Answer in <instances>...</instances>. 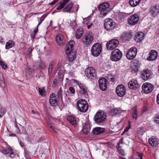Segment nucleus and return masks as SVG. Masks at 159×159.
<instances>
[{"label": "nucleus", "mask_w": 159, "mask_h": 159, "mask_svg": "<svg viewBox=\"0 0 159 159\" xmlns=\"http://www.w3.org/2000/svg\"><path fill=\"white\" fill-rule=\"evenodd\" d=\"M75 42L70 40L67 44L66 47V54L67 55V60L70 62H72L76 57V52L73 50Z\"/></svg>", "instance_id": "f257e3e1"}, {"label": "nucleus", "mask_w": 159, "mask_h": 159, "mask_svg": "<svg viewBox=\"0 0 159 159\" xmlns=\"http://www.w3.org/2000/svg\"><path fill=\"white\" fill-rule=\"evenodd\" d=\"M99 10L101 11L100 16L101 17H104L110 10V4L105 2L100 4L99 7Z\"/></svg>", "instance_id": "f03ea898"}, {"label": "nucleus", "mask_w": 159, "mask_h": 159, "mask_svg": "<svg viewBox=\"0 0 159 159\" xmlns=\"http://www.w3.org/2000/svg\"><path fill=\"white\" fill-rule=\"evenodd\" d=\"M122 56V52L119 49L116 48L111 52L110 58L112 61H117L120 60Z\"/></svg>", "instance_id": "7ed1b4c3"}, {"label": "nucleus", "mask_w": 159, "mask_h": 159, "mask_svg": "<svg viewBox=\"0 0 159 159\" xmlns=\"http://www.w3.org/2000/svg\"><path fill=\"white\" fill-rule=\"evenodd\" d=\"M102 49V46L100 43H95L92 47L91 54L93 56L97 57L101 53Z\"/></svg>", "instance_id": "20e7f679"}, {"label": "nucleus", "mask_w": 159, "mask_h": 159, "mask_svg": "<svg viewBox=\"0 0 159 159\" xmlns=\"http://www.w3.org/2000/svg\"><path fill=\"white\" fill-rule=\"evenodd\" d=\"M77 105L78 110L81 112H85L88 110V104L84 100H79L77 102Z\"/></svg>", "instance_id": "39448f33"}, {"label": "nucleus", "mask_w": 159, "mask_h": 159, "mask_svg": "<svg viewBox=\"0 0 159 159\" xmlns=\"http://www.w3.org/2000/svg\"><path fill=\"white\" fill-rule=\"evenodd\" d=\"M106 118V115L105 113L99 111L95 114L94 117V120L97 124L103 122Z\"/></svg>", "instance_id": "423d86ee"}, {"label": "nucleus", "mask_w": 159, "mask_h": 159, "mask_svg": "<svg viewBox=\"0 0 159 159\" xmlns=\"http://www.w3.org/2000/svg\"><path fill=\"white\" fill-rule=\"evenodd\" d=\"M85 74L87 77L91 80H94L97 77L95 69L92 67H89L85 69Z\"/></svg>", "instance_id": "0eeeda50"}, {"label": "nucleus", "mask_w": 159, "mask_h": 159, "mask_svg": "<svg viewBox=\"0 0 159 159\" xmlns=\"http://www.w3.org/2000/svg\"><path fill=\"white\" fill-rule=\"evenodd\" d=\"M84 44L86 46H88L93 40V36L91 33L85 34L82 39Z\"/></svg>", "instance_id": "6e6552de"}, {"label": "nucleus", "mask_w": 159, "mask_h": 159, "mask_svg": "<svg viewBox=\"0 0 159 159\" xmlns=\"http://www.w3.org/2000/svg\"><path fill=\"white\" fill-rule=\"evenodd\" d=\"M119 44V41L116 39H112L107 43L106 48L108 50H112L117 47Z\"/></svg>", "instance_id": "1a4fd4ad"}, {"label": "nucleus", "mask_w": 159, "mask_h": 159, "mask_svg": "<svg viewBox=\"0 0 159 159\" xmlns=\"http://www.w3.org/2000/svg\"><path fill=\"white\" fill-rule=\"evenodd\" d=\"M137 53V49L135 47H132L129 49L126 54L127 58L130 60L133 59Z\"/></svg>", "instance_id": "9d476101"}, {"label": "nucleus", "mask_w": 159, "mask_h": 159, "mask_svg": "<svg viewBox=\"0 0 159 159\" xmlns=\"http://www.w3.org/2000/svg\"><path fill=\"white\" fill-rule=\"evenodd\" d=\"M115 23L111 19H107L105 20L104 27L107 30H112L114 29Z\"/></svg>", "instance_id": "9b49d317"}, {"label": "nucleus", "mask_w": 159, "mask_h": 159, "mask_svg": "<svg viewBox=\"0 0 159 159\" xmlns=\"http://www.w3.org/2000/svg\"><path fill=\"white\" fill-rule=\"evenodd\" d=\"M139 20V16L137 14H134L129 16L128 19V23L131 25L137 24Z\"/></svg>", "instance_id": "f8f14e48"}, {"label": "nucleus", "mask_w": 159, "mask_h": 159, "mask_svg": "<svg viewBox=\"0 0 159 159\" xmlns=\"http://www.w3.org/2000/svg\"><path fill=\"white\" fill-rule=\"evenodd\" d=\"M116 93L117 95L120 97L124 96L126 93L125 86L122 84L118 85L116 89Z\"/></svg>", "instance_id": "ddd939ff"}, {"label": "nucleus", "mask_w": 159, "mask_h": 159, "mask_svg": "<svg viewBox=\"0 0 159 159\" xmlns=\"http://www.w3.org/2000/svg\"><path fill=\"white\" fill-rule=\"evenodd\" d=\"M154 88L153 85L149 83H144L142 86V90L145 93H150Z\"/></svg>", "instance_id": "4468645a"}, {"label": "nucleus", "mask_w": 159, "mask_h": 159, "mask_svg": "<svg viewBox=\"0 0 159 159\" xmlns=\"http://www.w3.org/2000/svg\"><path fill=\"white\" fill-rule=\"evenodd\" d=\"M77 84L80 89L79 92L85 97L87 98L88 97V89L86 86L80 82H78Z\"/></svg>", "instance_id": "2eb2a0df"}, {"label": "nucleus", "mask_w": 159, "mask_h": 159, "mask_svg": "<svg viewBox=\"0 0 159 159\" xmlns=\"http://www.w3.org/2000/svg\"><path fill=\"white\" fill-rule=\"evenodd\" d=\"M98 82L100 89L102 91L105 90L107 88V80L106 78L104 77L100 78Z\"/></svg>", "instance_id": "dca6fc26"}, {"label": "nucleus", "mask_w": 159, "mask_h": 159, "mask_svg": "<svg viewBox=\"0 0 159 159\" xmlns=\"http://www.w3.org/2000/svg\"><path fill=\"white\" fill-rule=\"evenodd\" d=\"M128 86L131 89H137L139 88L137 81L135 79H132L129 82Z\"/></svg>", "instance_id": "f3484780"}, {"label": "nucleus", "mask_w": 159, "mask_h": 159, "mask_svg": "<svg viewBox=\"0 0 159 159\" xmlns=\"http://www.w3.org/2000/svg\"><path fill=\"white\" fill-rule=\"evenodd\" d=\"M49 102L52 106L54 107L57 105L58 102L56 96L54 93H52L50 95Z\"/></svg>", "instance_id": "a211bd4d"}, {"label": "nucleus", "mask_w": 159, "mask_h": 159, "mask_svg": "<svg viewBox=\"0 0 159 159\" xmlns=\"http://www.w3.org/2000/svg\"><path fill=\"white\" fill-rule=\"evenodd\" d=\"M150 56L147 58L148 61H153L156 59L158 55L157 52L155 50H152L149 53Z\"/></svg>", "instance_id": "6ab92c4d"}, {"label": "nucleus", "mask_w": 159, "mask_h": 159, "mask_svg": "<svg viewBox=\"0 0 159 159\" xmlns=\"http://www.w3.org/2000/svg\"><path fill=\"white\" fill-rule=\"evenodd\" d=\"M141 75L142 79L144 80H147L151 75L150 70L147 69L143 70L141 72Z\"/></svg>", "instance_id": "aec40b11"}, {"label": "nucleus", "mask_w": 159, "mask_h": 159, "mask_svg": "<svg viewBox=\"0 0 159 159\" xmlns=\"http://www.w3.org/2000/svg\"><path fill=\"white\" fill-rule=\"evenodd\" d=\"M144 34L142 32L136 33L134 37L135 40L136 42H139L142 41L144 39Z\"/></svg>", "instance_id": "412c9836"}, {"label": "nucleus", "mask_w": 159, "mask_h": 159, "mask_svg": "<svg viewBox=\"0 0 159 159\" xmlns=\"http://www.w3.org/2000/svg\"><path fill=\"white\" fill-rule=\"evenodd\" d=\"M2 151V152L4 154H6L10 153V157L11 158L14 157V153L13 151V150L10 147L3 149Z\"/></svg>", "instance_id": "4be33fe9"}, {"label": "nucleus", "mask_w": 159, "mask_h": 159, "mask_svg": "<svg viewBox=\"0 0 159 159\" xmlns=\"http://www.w3.org/2000/svg\"><path fill=\"white\" fill-rule=\"evenodd\" d=\"M105 129L104 128L97 127L94 128L93 130V133L95 135H98L104 132Z\"/></svg>", "instance_id": "5701e85b"}, {"label": "nucleus", "mask_w": 159, "mask_h": 159, "mask_svg": "<svg viewBox=\"0 0 159 159\" xmlns=\"http://www.w3.org/2000/svg\"><path fill=\"white\" fill-rule=\"evenodd\" d=\"M70 0H62L60 1L59 3V5L57 7L56 9L60 10L63 8L67 3H68Z\"/></svg>", "instance_id": "b1692460"}, {"label": "nucleus", "mask_w": 159, "mask_h": 159, "mask_svg": "<svg viewBox=\"0 0 159 159\" xmlns=\"http://www.w3.org/2000/svg\"><path fill=\"white\" fill-rule=\"evenodd\" d=\"M149 144L153 147H156L158 144V141L157 139L152 136L149 139Z\"/></svg>", "instance_id": "393cba45"}, {"label": "nucleus", "mask_w": 159, "mask_h": 159, "mask_svg": "<svg viewBox=\"0 0 159 159\" xmlns=\"http://www.w3.org/2000/svg\"><path fill=\"white\" fill-rule=\"evenodd\" d=\"M56 41L58 44L62 45L64 44V41L63 39V37L61 34H58L56 37Z\"/></svg>", "instance_id": "a878e982"}, {"label": "nucleus", "mask_w": 159, "mask_h": 159, "mask_svg": "<svg viewBox=\"0 0 159 159\" xmlns=\"http://www.w3.org/2000/svg\"><path fill=\"white\" fill-rule=\"evenodd\" d=\"M68 120L73 126H76L77 125V123L75 118L73 116L69 115L68 116Z\"/></svg>", "instance_id": "bb28decb"}, {"label": "nucleus", "mask_w": 159, "mask_h": 159, "mask_svg": "<svg viewBox=\"0 0 159 159\" xmlns=\"http://www.w3.org/2000/svg\"><path fill=\"white\" fill-rule=\"evenodd\" d=\"M150 13L153 16H155L156 15L158 14L159 13V7L156 6L152 7L150 10Z\"/></svg>", "instance_id": "cd10ccee"}, {"label": "nucleus", "mask_w": 159, "mask_h": 159, "mask_svg": "<svg viewBox=\"0 0 159 159\" xmlns=\"http://www.w3.org/2000/svg\"><path fill=\"white\" fill-rule=\"evenodd\" d=\"M73 6V3L72 2H70L63 9V12H70L72 9Z\"/></svg>", "instance_id": "c85d7f7f"}, {"label": "nucleus", "mask_w": 159, "mask_h": 159, "mask_svg": "<svg viewBox=\"0 0 159 159\" xmlns=\"http://www.w3.org/2000/svg\"><path fill=\"white\" fill-rule=\"evenodd\" d=\"M121 112L120 110L117 108L111 109L110 111V113L111 116L119 115Z\"/></svg>", "instance_id": "c756f323"}, {"label": "nucleus", "mask_w": 159, "mask_h": 159, "mask_svg": "<svg viewBox=\"0 0 159 159\" xmlns=\"http://www.w3.org/2000/svg\"><path fill=\"white\" fill-rule=\"evenodd\" d=\"M131 33L124 32L122 36L124 40L127 41L129 40L131 38Z\"/></svg>", "instance_id": "7c9ffc66"}, {"label": "nucleus", "mask_w": 159, "mask_h": 159, "mask_svg": "<svg viewBox=\"0 0 159 159\" xmlns=\"http://www.w3.org/2000/svg\"><path fill=\"white\" fill-rule=\"evenodd\" d=\"M91 127L90 125L87 124L83 126V132L84 134H87L89 132Z\"/></svg>", "instance_id": "2f4dec72"}, {"label": "nucleus", "mask_w": 159, "mask_h": 159, "mask_svg": "<svg viewBox=\"0 0 159 159\" xmlns=\"http://www.w3.org/2000/svg\"><path fill=\"white\" fill-rule=\"evenodd\" d=\"M15 45L14 42L11 40H10L8 42H7L6 44L5 48L7 49H9L12 48Z\"/></svg>", "instance_id": "473e14b6"}, {"label": "nucleus", "mask_w": 159, "mask_h": 159, "mask_svg": "<svg viewBox=\"0 0 159 159\" xmlns=\"http://www.w3.org/2000/svg\"><path fill=\"white\" fill-rule=\"evenodd\" d=\"M141 0H130L129 3L133 7H135L138 5Z\"/></svg>", "instance_id": "72a5a7b5"}, {"label": "nucleus", "mask_w": 159, "mask_h": 159, "mask_svg": "<svg viewBox=\"0 0 159 159\" xmlns=\"http://www.w3.org/2000/svg\"><path fill=\"white\" fill-rule=\"evenodd\" d=\"M25 71L26 73L28 75H30L34 72L33 69L31 68L28 66H27L25 68Z\"/></svg>", "instance_id": "f704fd0d"}, {"label": "nucleus", "mask_w": 159, "mask_h": 159, "mask_svg": "<svg viewBox=\"0 0 159 159\" xmlns=\"http://www.w3.org/2000/svg\"><path fill=\"white\" fill-rule=\"evenodd\" d=\"M83 30H76L75 33V37L78 39H80L83 35Z\"/></svg>", "instance_id": "c9c22d12"}, {"label": "nucleus", "mask_w": 159, "mask_h": 159, "mask_svg": "<svg viewBox=\"0 0 159 159\" xmlns=\"http://www.w3.org/2000/svg\"><path fill=\"white\" fill-rule=\"evenodd\" d=\"M137 129L138 133L140 135H143L145 132L144 128L143 127H139Z\"/></svg>", "instance_id": "e433bc0d"}, {"label": "nucleus", "mask_w": 159, "mask_h": 159, "mask_svg": "<svg viewBox=\"0 0 159 159\" xmlns=\"http://www.w3.org/2000/svg\"><path fill=\"white\" fill-rule=\"evenodd\" d=\"M107 80L111 82H114L115 81L114 75H113L109 74L107 76Z\"/></svg>", "instance_id": "4c0bfd02"}, {"label": "nucleus", "mask_w": 159, "mask_h": 159, "mask_svg": "<svg viewBox=\"0 0 159 159\" xmlns=\"http://www.w3.org/2000/svg\"><path fill=\"white\" fill-rule=\"evenodd\" d=\"M62 91L61 88L58 91L57 96V97L60 99L61 101L62 100Z\"/></svg>", "instance_id": "58836bf2"}, {"label": "nucleus", "mask_w": 159, "mask_h": 159, "mask_svg": "<svg viewBox=\"0 0 159 159\" xmlns=\"http://www.w3.org/2000/svg\"><path fill=\"white\" fill-rule=\"evenodd\" d=\"M132 117L133 119L135 120H136L138 117L137 110L135 108L134 109L133 112L132 113Z\"/></svg>", "instance_id": "ea45409f"}, {"label": "nucleus", "mask_w": 159, "mask_h": 159, "mask_svg": "<svg viewBox=\"0 0 159 159\" xmlns=\"http://www.w3.org/2000/svg\"><path fill=\"white\" fill-rule=\"evenodd\" d=\"M33 49L31 48L30 47L28 48L26 52V55L28 57L30 58L32 54Z\"/></svg>", "instance_id": "a19ab883"}, {"label": "nucleus", "mask_w": 159, "mask_h": 159, "mask_svg": "<svg viewBox=\"0 0 159 159\" xmlns=\"http://www.w3.org/2000/svg\"><path fill=\"white\" fill-rule=\"evenodd\" d=\"M39 91L40 95L42 96L45 95V89L44 88L41 89L39 88Z\"/></svg>", "instance_id": "79ce46f5"}, {"label": "nucleus", "mask_w": 159, "mask_h": 159, "mask_svg": "<svg viewBox=\"0 0 159 159\" xmlns=\"http://www.w3.org/2000/svg\"><path fill=\"white\" fill-rule=\"evenodd\" d=\"M70 25L72 29H75L77 27V24L75 20L71 21Z\"/></svg>", "instance_id": "37998d69"}, {"label": "nucleus", "mask_w": 159, "mask_h": 159, "mask_svg": "<svg viewBox=\"0 0 159 159\" xmlns=\"http://www.w3.org/2000/svg\"><path fill=\"white\" fill-rule=\"evenodd\" d=\"M38 30H33V31H31L30 36L32 39H34L35 37L36 34L38 32Z\"/></svg>", "instance_id": "c03bdc74"}, {"label": "nucleus", "mask_w": 159, "mask_h": 159, "mask_svg": "<svg viewBox=\"0 0 159 159\" xmlns=\"http://www.w3.org/2000/svg\"><path fill=\"white\" fill-rule=\"evenodd\" d=\"M132 64L134 66L138 67L140 65V62L138 60H134L132 61Z\"/></svg>", "instance_id": "a18cd8bd"}, {"label": "nucleus", "mask_w": 159, "mask_h": 159, "mask_svg": "<svg viewBox=\"0 0 159 159\" xmlns=\"http://www.w3.org/2000/svg\"><path fill=\"white\" fill-rule=\"evenodd\" d=\"M0 65L2 69H6L7 67V64L2 60H0Z\"/></svg>", "instance_id": "49530a36"}, {"label": "nucleus", "mask_w": 159, "mask_h": 159, "mask_svg": "<svg viewBox=\"0 0 159 159\" xmlns=\"http://www.w3.org/2000/svg\"><path fill=\"white\" fill-rule=\"evenodd\" d=\"M154 121L157 124H159V113L157 114L154 118Z\"/></svg>", "instance_id": "de8ad7c7"}, {"label": "nucleus", "mask_w": 159, "mask_h": 159, "mask_svg": "<svg viewBox=\"0 0 159 159\" xmlns=\"http://www.w3.org/2000/svg\"><path fill=\"white\" fill-rule=\"evenodd\" d=\"M6 112V111L5 109L0 107V117L1 118L2 117Z\"/></svg>", "instance_id": "09e8293b"}, {"label": "nucleus", "mask_w": 159, "mask_h": 159, "mask_svg": "<svg viewBox=\"0 0 159 159\" xmlns=\"http://www.w3.org/2000/svg\"><path fill=\"white\" fill-rule=\"evenodd\" d=\"M123 143H120V141L118 142L116 145V147L118 150H120L122 149Z\"/></svg>", "instance_id": "8fccbe9b"}, {"label": "nucleus", "mask_w": 159, "mask_h": 159, "mask_svg": "<svg viewBox=\"0 0 159 159\" xmlns=\"http://www.w3.org/2000/svg\"><path fill=\"white\" fill-rule=\"evenodd\" d=\"M54 67V65L53 64L51 63L49 65L48 69V73L49 74H51L52 73V70L53 68Z\"/></svg>", "instance_id": "3c124183"}, {"label": "nucleus", "mask_w": 159, "mask_h": 159, "mask_svg": "<svg viewBox=\"0 0 159 159\" xmlns=\"http://www.w3.org/2000/svg\"><path fill=\"white\" fill-rule=\"evenodd\" d=\"M39 67L42 69L44 68L45 66V64L44 62L40 61L39 65Z\"/></svg>", "instance_id": "603ef678"}, {"label": "nucleus", "mask_w": 159, "mask_h": 159, "mask_svg": "<svg viewBox=\"0 0 159 159\" xmlns=\"http://www.w3.org/2000/svg\"><path fill=\"white\" fill-rule=\"evenodd\" d=\"M44 19H45L42 16L40 17V20H39V19H38V21H39V23H38V25L37 26L36 29H35L34 30H38L37 29H38V26L39 25L42 23V22L44 20Z\"/></svg>", "instance_id": "864d4df0"}, {"label": "nucleus", "mask_w": 159, "mask_h": 159, "mask_svg": "<svg viewBox=\"0 0 159 159\" xmlns=\"http://www.w3.org/2000/svg\"><path fill=\"white\" fill-rule=\"evenodd\" d=\"M57 80L55 79L53 81V83L52 84V87L53 88L55 87L57 84Z\"/></svg>", "instance_id": "5fc2aeb1"}, {"label": "nucleus", "mask_w": 159, "mask_h": 159, "mask_svg": "<svg viewBox=\"0 0 159 159\" xmlns=\"http://www.w3.org/2000/svg\"><path fill=\"white\" fill-rule=\"evenodd\" d=\"M17 123L16 121L15 123V127L16 128V131H17V133L20 134L21 133V131L18 126L17 125Z\"/></svg>", "instance_id": "6e6d98bb"}, {"label": "nucleus", "mask_w": 159, "mask_h": 159, "mask_svg": "<svg viewBox=\"0 0 159 159\" xmlns=\"http://www.w3.org/2000/svg\"><path fill=\"white\" fill-rule=\"evenodd\" d=\"M69 90L70 93L74 94L75 93V89L72 87H70L69 88Z\"/></svg>", "instance_id": "4d7b16f0"}, {"label": "nucleus", "mask_w": 159, "mask_h": 159, "mask_svg": "<svg viewBox=\"0 0 159 159\" xmlns=\"http://www.w3.org/2000/svg\"><path fill=\"white\" fill-rule=\"evenodd\" d=\"M119 152V153L121 154L122 156H124L125 155V152L124 150L121 149L120 150H118Z\"/></svg>", "instance_id": "13d9d810"}, {"label": "nucleus", "mask_w": 159, "mask_h": 159, "mask_svg": "<svg viewBox=\"0 0 159 159\" xmlns=\"http://www.w3.org/2000/svg\"><path fill=\"white\" fill-rule=\"evenodd\" d=\"M24 154L25 157L27 158H29V156L27 151L25 150Z\"/></svg>", "instance_id": "bf43d9fd"}, {"label": "nucleus", "mask_w": 159, "mask_h": 159, "mask_svg": "<svg viewBox=\"0 0 159 159\" xmlns=\"http://www.w3.org/2000/svg\"><path fill=\"white\" fill-rule=\"evenodd\" d=\"M137 154H138V156H139V157L140 158V159H143V154L142 153L137 152Z\"/></svg>", "instance_id": "052dcab7"}, {"label": "nucleus", "mask_w": 159, "mask_h": 159, "mask_svg": "<svg viewBox=\"0 0 159 159\" xmlns=\"http://www.w3.org/2000/svg\"><path fill=\"white\" fill-rule=\"evenodd\" d=\"M59 1V0H54L53 2H51V3H50L49 4V5H52V6L55 4L56 3H57L58 1Z\"/></svg>", "instance_id": "680f3d73"}, {"label": "nucleus", "mask_w": 159, "mask_h": 159, "mask_svg": "<svg viewBox=\"0 0 159 159\" xmlns=\"http://www.w3.org/2000/svg\"><path fill=\"white\" fill-rule=\"evenodd\" d=\"M19 143L20 145L22 148H25L24 144L23 142H22L21 141H19Z\"/></svg>", "instance_id": "e2e57ef3"}, {"label": "nucleus", "mask_w": 159, "mask_h": 159, "mask_svg": "<svg viewBox=\"0 0 159 159\" xmlns=\"http://www.w3.org/2000/svg\"><path fill=\"white\" fill-rule=\"evenodd\" d=\"M148 110V108L146 106H145L142 109V111L143 112H146Z\"/></svg>", "instance_id": "0e129e2a"}, {"label": "nucleus", "mask_w": 159, "mask_h": 159, "mask_svg": "<svg viewBox=\"0 0 159 159\" xmlns=\"http://www.w3.org/2000/svg\"><path fill=\"white\" fill-rule=\"evenodd\" d=\"M23 129L22 130V131L23 132L24 134L27 135L28 134H27V132H26V131L25 128L23 127Z\"/></svg>", "instance_id": "69168bd1"}, {"label": "nucleus", "mask_w": 159, "mask_h": 159, "mask_svg": "<svg viewBox=\"0 0 159 159\" xmlns=\"http://www.w3.org/2000/svg\"><path fill=\"white\" fill-rule=\"evenodd\" d=\"M9 136L10 137H15L16 136V135L15 134L12 133L9 134Z\"/></svg>", "instance_id": "338daca9"}, {"label": "nucleus", "mask_w": 159, "mask_h": 159, "mask_svg": "<svg viewBox=\"0 0 159 159\" xmlns=\"http://www.w3.org/2000/svg\"><path fill=\"white\" fill-rule=\"evenodd\" d=\"M157 102L158 104H159V94L157 96Z\"/></svg>", "instance_id": "774afa93"}]
</instances>
